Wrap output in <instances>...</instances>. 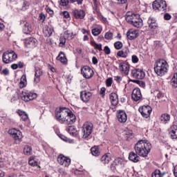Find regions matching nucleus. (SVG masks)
<instances>
[{
    "label": "nucleus",
    "instance_id": "1",
    "mask_svg": "<svg viewBox=\"0 0 177 177\" xmlns=\"http://www.w3.org/2000/svg\"><path fill=\"white\" fill-rule=\"evenodd\" d=\"M134 150L140 157H147L151 150V144L147 140H141L136 144Z\"/></svg>",
    "mask_w": 177,
    "mask_h": 177
},
{
    "label": "nucleus",
    "instance_id": "2",
    "mask_svg": "<svg viewBox=\"0 0 177 177\" xmlns=\"http://www.w3.org/2000/svg\"><path fill=\"white\" fill-rule=\"evenodd\" d=\"M154 71L159 77L165 75L168 71V63L165 59L157 60L154 64Z\"/></svg>",
    "mask_w": 177,
    "mask_h": 177
},
{
    "label": "nucleus",
    "instance_id": "3",
    "mask_svg": "<svg viewBox=\"0 0 177 177\" xmlns=\"http://www.w3.org/2000/svg\"><path fill=\"white\" fill-rule=\"evenodd\" d=\"M70 113V109L62 107L59 108V110L55 111V117L57 121H59L61 124H66L67 120H68V114Z\"/></svg>",
    "mask_w": 177,
    "mask_h": 177
},
{
    "label": "nucleus",
    "instance_id": "4",
    "mask_svg": "<svg viewBox=\"0 0 177 177\" xmlns=\"http://www.w3.org/2000/svg\"><path fill=\"white\" fill-rule=\"evenodd\" d=\"M17 59V54L13 50L6 51L3 53L2 55V62L5 64H9V63H12Z\"/></svg>",
    "mask_w": 177,
    "mask_h": 177
},
{
    "label": "nucleus",
    "instance_id": "5",
    "mask_svg": "<svg viewBox=\"0 0 177 177\" xmlns=\"http://www.w3.org/2000/svg\"><path fill=\"white\" fill-rule=\"evenodd\" d=\"M93 131V124L91 122H86L82 127L83 139H86L89 138V136L92 133Z\"/></svg>",
    "mask_w": 177,
    "mask_h": 177
},
{
    "label": "nucleus",
    "instance_id": "6",
    "mask_svg": "<svg viewBox=\"0 0 177 177\" xmlns=\"http://www.w3.org/2000/svg\"><path fill=\"white\" fill-rule=\"evenodd\" d=\"M152 8L156 12L164 13L167 10V2L164 0H156L152 4Z\"/></svg>",
    "mask_w": 177,
    "mask_h": 177
},
{
    "label": "nucleus",
    "instance_id": "7",
    "mask_svg": "<svg viewBox=\"0 0 177 177\" xmlns=\"http://www.w3.org/2000/svg\"><path fill=\"white\" fill-rule=\"evenodd\" d=\"M34 99H37V93L28 91L22 92L21 100L24 102H30V100H34Z\"/></svg>",
    "mask_w": 177,
    "mask_h": 177
},
{
    "label": "nucleus",
    "instance_id": "8",
    "mask_svg": "<svg viewBox=\"0 0 177 177\" xmlns=\"http://www.w3.org/2000/svg\"><path fill=\"white\" fill-rule=\"evenodd\" d=\"M81 73L82 75L84 78H86V80H89L93 77V75L95 73L93 72V70L91 68V67L88 66H84L81 68Z\"/></svg>",
    "mask_w": 177,
    "mask_h": 177
},
{
    "label": "nucleus",
    "instance_id": "9",
    "mask_svg": "<svg viewBox=\"0 0 177 177\" xmlns=\"http://www.w3.org/2000/svg\"><path fill=\"white\" fill-rule=\"evenodd\" d=\"M152 111L153 109L149 105H144L142 107H140L138 109V111L140 113L141 115L144 117V118H149Z\"/></svg>",
    "mask_w": 177,
    "mask_h": 177
},
{
    "label": "nucleus",
    "instance_id": "10",
    "mask_svg": "<svg viewBox=\"0 0 177 177\" xmlns=\"http://www.w3.org/2000/svg\"><path fill=\"white\" fill-rule=\"evenodd\" d=\"M131 77L136 80H143L146 77V73L143 71V69H133L131 71Z\"/></svg>",
    "mask_w": 177,
    "mask_h": 177
},
{
    "label": "nucleus",
    "instance_id": "11",
    "mask_svg": "<svg viewBox=\"0 0 177 177\" xmlns=\"http://www.w3.org/2000/svg\"><path fill=\"white\" fill-rule=\"evenodd\" d=\"M116 117L119 122H121V124H124V122H127L128 120V115H127V113H125V111L124 110L117 111Z\"/></svg>",
    "mask_w": 177,
    "mask_h": 177
},
{
    "label": "nucleus",
    "instance_id": "12",
    "mask_svg": "<svg viewBox=\"0 0 177 177\" xmlns=\"http://www.w3.org/2000/svg\"><path fill=\"white\" fill-rule=\"evenodd\" d=\"M57 162L60 165L69 167L70 164H71V159L67 156L59 155L57 158Z\"/></svg>",
    "mask_w": 177,
    "mask_h": 177
},
{
    "label": "nucleus",
    "instance_id": "13",
    "mask_svg": "<svg viewBox=\"0 0 177 177\" xmlns=\"http://www.w3.org/2000/svg\"><path fill=\"white\" fill-rule=\"evenodd\" d=\"M92 98V93L86 91H82L80 92V99L84 103H88Z\"/></svg>",
    "mask_w": 177,
    "mask_h": 177
},
{
    "label": "nucleus",
    "instance_id": "14",
    "mask_svg": "<svg viewBox=\"0 0 177 177\" xmlns=\"http://www.w3.org/2000/svg\"><path fill=\"white\" fill-rule=\"evenodd\" d=\"M37 39L34 37H29L24 40L25 46L26 48H34V46H37Z\"/></svg>",
    "mask_w": 177,
    "mask_h": 177
},
{
    "label": "nucleus",
    "instance_id": "15",
    "mask_svg": "<svg viewBox=\"0 0 177 177\" xmlns=\"http://www.w3.org/2000/svg\"><path fill=\"white\" fill-rule=\"evenodd\" d=\"M131 98L134 102H139L142 99V93L140 92V88H136L133 90L131 94Z\"/></svg>",
    "mask_w": 177,
    "mask_h": 177
},
{
    "label": "nucleus",
    "instance_id": "16",
    "mask_svg": "<svg viewBox=\"0 0 177 177\" xmlns=\"http://www.w3.org/2000/svg\"><path fill=\"white\" fill-rule=\"evenodd\" d=\"M149 28L151 31H155L158 28V24H157V21L156 19L153 17H149L147 21Z\"/></svg>",
    "mask_w": 177,
    "mask_h": 177
},
{
    "label": "nucleus",
    "instance_id": "17",
    "mask_svg": "<svg viewBox=\"0 0 177 177\" xmlns=\"http://www.w3.org/2000/svg\"><path fill=\"white\" fill-rule=\"evenodd\" d=\"M119 70L122 74L128 75L129 74V64L127 62H121L119 64Z\"/></svg>",
    "mask_w": 177,
    "mask_h": 177
},
{
    "label": "nucleus",
    "instance_id": "18",
    "mask_svg": "<svg viewBox=\"0 0 177 177\" xmlns=\"http://www.w3.org/2000/svg\"><path fill=\"white\" fill-rule=\"evenodd\" d=\"M21 26H24L23 32L24 34H30L32 31V28H31V25L27 22L26 20L21 21Z\"/></svg>",
    "mask_w": 177,
    "mask_h": 177
},
{
    "label": "nucleus",
    "instance_id": "19",
    "mask_svg": "<svg viewBox=\"0 0 177 177\" xmlns=\"http://www.w3.org/2000/svg\"><path fill=\"white\" fill-rule=\"evenodd\" d=\"M140 15L139 14L127 15L126 21H127V23H129V24L133 26Z\"/></svg>",
    "mask_w": 177,
    "mask_h": 177
},
{
    "label": "nucleus",
    "instance_id": "20",
    "mask_svg": "<svg viewBox=\"0 0 177 177\" xmlns=\"http://www.w3.org/2000/svg\"><path fill=\"white\" fill-rule=\"evenodd\" d=\"M73 15L75 19H82L85 17V11L83 10H77L75 9L72 12Z\"/></svg>",
    "mask_w": 177,
    "mask_h": 177
},
{
    "label": "nucleus",
    "instance_id": "21",
    "mask_svg": "<svg viewBox=\"0 0 177 177\" xmlns=\"http://www.w3.org/2000/svg\"><path fill=\"white\" fill-rule=\"evenodd\" d=\"M9 133L12 135V137L15 140H20V139H21L22 138L21 131L16 129H12L11 130H9Z\"/></svg>",
    "mask_w": 177,
    "mask_h": 177
},
{
    "label": "nucleus",
    "instance_id": "22",
    "mask_svg": "<svg viewBox=\"0 0 177 177\" xmlns=\"http://www.w3.org/2000/svg\"><path fill=\"white\" fill-rule=\"evenodd\" d=\"M77 120L75 115L73 113V111L70 110V112L68 115V119H66V124L67 125H71L72 124H74L75 122V120Z\"/></svg>",
    "mask_w": 177,
    "mask_h": 177
},
{
    "label": "nucleus",
    "instance_id": "23",
    "mask_svg": "<svg viewBox=\"0 0 177 177\" xmlns=\"http://www.w3.org/2000/svg\"><path fill=\"white\" fill-rule=\"evenodd\" d=\"M109 99L112 106H117L118 104V95L115 93H112L109 95Z\"/></svg>",
    "mask_w": 177,
    "mask_h": 177
},
{
    "label": "nucleus",
    "instance_id": "24",
    "mask_svg": "<svg viewBox=\"0 0 177 177\" xmlns=\"http://www.w3.org/2000/svg\"><path fill=\"white\" fill-rule=\"evenodd\" d=\"M129 160H130V161H132L133 162H138V161H140V157H139V155H138L136 152L135 153L133 151H131L129 153Z\"/></svg>",
    "mask_w": 177,
    "mask_h": 177
},
{
    "label": "nucleus",
    "instance_id": "25",
    "mask_svg": "<svg viewBox=\"0 0 177 177\" xmlns=\"http://www.w3.org/2000/svg\"><path fill=\"white\" fill-rule=\"evenodd\" d=\"M138 32L137 30H129L127 33V37L128 39L132 40L138 37Z\"/></svg>",
    "mask_w": 177,
    "mask_h": 177
},
{
    "label": "nucleus",
    "instance_id": "26",
    "mask_svg": "<svg viewBox=\"0 0 177 177\" xmlns=\"http://www.w3.org/2000/svg\"><path fill=\"white\" fill-rule=\"evenodd\" d=\"M169 135L171 139H177V126L174 124L170 128Z\"/></svg>",
    "mask_w": 177,
    "mask_h": 177
},
{
    "label": "nucleus",
    "instance_id": "27",
    "mask_svg": "<svg viewBox=\"0 0 177 177\" xmlns=\"http://www.w3.org/2000/svg\"><path fill=\"white\" fill-rule=\"evenodd\" d=\"M43 72H42V69L41 68H37L35 71V82L36 84H38V82H39V81H41V75H42Z\"/></svg>",
    "mask_w": 177,
    "mask_h": 177
},
{
    "label": "nucleus",
    "instance_id": "28",
    "mask_svg": "<svg viewBox=\"0 0 177 177\" xmlns=\"http://www.w3.org/2000/svg\"><path fill=\"white\" fill-rule=\"evenodd\" d=\"M111 161V154L110 153H106L101 158V162L102 164H109Z\"/></svg>",
    "mask_w": 177,
    "mask_h": 177
},
{
    "label": "nucleus",
    "instance_id": "29",
    "mask_svg": "<svg viewBox=\"0 0 177 177\" xmlns=\"http://www.w3.org/2000/svg\"><path fill=\"white\" fill-rule=\"evenodd\" d=\"M19 86L21 89H23V88H26V86H27V76H26V75H23L21 77Z\"/></svg>",
    "mask_w": 177,
    "mask_h": 177
},
{
    "label": "nucleus",
    "instance_id": "30",
    "mask_svg": "<svg viewBox=\"0 0 177 177\" xmlns=\"http://www.w3.org/2000/svg\"><path fill=\"white\" fill-rule=\"evenodd\" d=\"M53 32V28H49L48 26H45L43 28V34L44 37H50Z\"/></svg>",
    "mask_w": 177,
    "mask_h": 177
},
{
    "label": "nucleus",
    "instance_id": "31",
    "mask_svg": "<svg viewBox=\"0 0 177 177\" xmlns=\"http://www.w3.org/2000/svg\"><path fill=\"white\" fill-rule=\"evenodd\" d=\"M169 120H171V115L168 113L162 114L160 116V121L162 124H168V122H169Z\"/></svg>",
    "mask_w": 177,
    "mask_h": 177
},
{
    "label": "nucleus",
    "instance_id": "32",
    "mask_svg": "<svg viewBox=\"0 0 177 177\" xmlns=\"http://www.w3.org/2000/svg\"><path fill=\"white\" fill-rule=\"evenodd\" d=\"M57 60H59L61 63H63V64H66V63H67V58H66L64 53L62 51L59 52V55L57 57Z\"/></svg>",
    "mask_w": 177,
    "mask_h": 177
},
{
    "label": "nucleus",
    "instance_id": "33",
    "mask_svg": "<svg viewBox=\"0 0 177 177\" xmlns=\"http://www.w3.org/2000/svg\"><path fill=\"white\" fill-rule=\"evenodd\" d=\"M17 114L21 118L22 121H27L28 120V115L27 113H26V112H24L21 110H18Z\"/></svg>",
    "mask_w": 177,
    "mask_h": 177
},
{
    "label": "nucleus",
    "instance_id": "34",
    "mask_svg": "<svg viewBox=\"0 0 177 177\" xmlns=\"http://www.w3.org/2000/svg\"><path fill=\"white\" fill-rule=\"evenodd\" d=\"M91 154L92 156H94L95 157H97L98 156H100V151L99 150V147L94 146L91 149Z\"/></svg>",
    "mask_w": 177,
    "mask_h": 177
},
{
    "label": "nucleus",
    "instance_id": "35",
    "mask_svg": "<svg viewBox=\"0 0 177 177\" xmlns=\"http://www.w3.org/2000/svg\"><path fill=\"white\" fill-rule=\"evenodd\" d=\"M134 27H136L137 28H140V27H143V19L140 18V15L137 18V20L136 22H134V24L133 25Z\"/></svg>",
    "mask_w": 177,
    "mask_h": 177
},
{
    "label": "nucleus",
    "instance_id": "36",
    "mask_svg": "<svg viewBox=\"0 0 177 177\" xmlns=\"http://www.w3.org/2000/svg\"><path fill=\"white\" fill-rule=\"evenodd\" d=\"M66 131L70 133V135H72V136H77V129H75V127L69 126L66 128Z\"/></svg>",
    "mask_w": 177,
    "mask_h": 177
},
{
    "label": "nucleus",
    "instance_id": "37",
    "mask_svg": "<svg viewBox=\"0 0 177 177\" xmlns=\"http://www.w3.org/2000/svg\"><path fill=\"white\" fill-rule=\"evenodd\" d=\"M24 153L26 156H31L32 154V148L28 145H26L24 149Z\"/></svg>",
    "mask_w": 177,
    "mask_h": 177
},
{
    "label": "nucleus",
    "instance_id": "38",
    "mask_svg": "<svg viewBox=\"0 0 177 177\" xmlns=\"http://www.w3.org/2000/svg\"><path fill=\"white\" fill-rule=\"evenodd\" d=\"M170 84L172 88H177V73H174L173 77L171 78Z\"/></svg>",
    "mask_w": 177,
    "mask_h": 177
},
{
    "label": "nucleus",
    "instance_id": "39",
    "mask_svg": "<svg viewBox=\"0 0 177 177\" xmlns=\"http://www.w3.org/2000/svg\"><path fill=\"white\" fill-rule=\"evenodd\" d=\"M165 172L161 173V171L156 169L152 173V177H164Z\"/></svg>",
    "mask_w": 177,
    "mask_h": 177
},
{
    "label": "nucleus",
    "instance_id": "40",
    "mask_svg": "<svg viewBox=\"0 0 177 177\" xmlns=\"http://www.w3.org/2000/svg\"><path fill=\"white\" fill-rule=\"evenodd\" d=\"M91 45L95 48V49H97V50H103V48H102V44H97L96 42L92 41Z\"/></svg>",
    "mask_w": 177,
    "mask_h": 177
},
{
    "label": "nucleus",
    "instance_id": "41",
    "mask_svg": "<svg viewBox=\"0 0 177 177\" xmlns=\"http://www.w3.org/2000/svg\"><path fill=\"white\" fill-rule=\"evenodd\" d=\"M30 7V3H28V1H24L22 6H21V10H27V9H28V8Z\"/></svg>",
    "mask_w": 177,
    "mask_h": 177
},
{
    "label": "nucleus",
    "instance_id": "42",
    "mask_svg": "<svg viewBox=\"0 0 177 177\" xmlns=\"http://www.w3.org/2000/svg\"><path fill=\"white\" fill-rule=\"evenodd\" d=\"M91 32H92L93 35H94L95 37H97V35H99L100 34V32H102V31L100 30L99 28H95L91 30Z\"/></svg>",
    "mask_w": 177,
    "mask_h": 177
},
{
    "label": "nucleus",
    "instance_id": "43",
    "mask_svg": "<svg viewBox=\"0 0 177 177\" xmlns=\"http://www.w3.org/2000/svg\"><path fill=\"white\" fill-rule=\"evenodd\" d=\"M105 39L111 40L113 39V33L111 32H107L104 35Z\"/></svg>",
    "mask_w": 177,
    "mask_h": 177
},
{
    "label": "nucleus",
    "instance_id": "44",
    "mask_svg": "<svg viewBox=\"0 0 177 177\" xmlns=\"http://www.w3.org/2000/svg\"><path fill=\"white\" fill-rule=\"evenodd\" d=\"M115 48L117 49V50H120L122 48V42L121 41H116L114 44Z\"/></svg>",
    "mask_w": 177,
    "mask_h": 177
},
{
    "label": "nucleus",
    "instance_id": "45",
    "mask_svg": "<svg viewBox=\"0 0 177 177\" xmlns=\"http://www.w3.org/2000/svg\"><path fill=\"white\" fill-rule=\"evenodd\" d=\"M125 135H126L127 139H129L130 138H132L133 133L132 130H127L125 131Z\"/></svg>",
    "mask_w": 177,
    "mask_h": 177
},
{
    "label": "nucleus",
    "instance_id": "46",
    "mask_svg": "<svg viewBox=\"0 0 177 177\" xmlns=\"http://www.w3.org/2000/svg\"><path fill=\"white\" fill-rule=\"evenodd\" d=\"M64 34H65V35H67L68 39H73V38H74L73 32H70L69 30L65 31Z\"/></svg>",
    "mask_w": 177,
    "mask_h": 177
},
{
    "label": "nucleus",
    "instance_id": "47",
    "mask_svg": "<svg viewBox=\"0 0 177 177\" xmlns=\"http://www.w3.org/2000/svg\"><path fill=\"white\" fill-rule=\"evenodd\" d=\"M28 164L29 165H31V167H37V165H38V163L31 158L28 160Z\"/></svg>",
    "mask_w": 177,
    "mask_h": 177
},
{
    "label": "nucleus",
    "instance_id": "48",
    "mask_svg": "<svg viewBox=\"0 0 177 177\" xmlns=\"http://www.w3.org/2000/svg\"><path fill=\"white\" fill-rule=\"evenodd\" d=\"M70 3V1L68 0H60L59 5L61 6H67Z\"/></svg>",
    "mask_w": 177,
    "mask_h": 177
},
{
    "label": "nucleus",
    "instance_id": "49",
    "mask_svg": "<svg viewBox=\"0 0 177 177\" xmlns=\"http://www.w3.org/2000/svg\"><path fill=\"white\" fill-rule=\"evenodd\" d=\"M113 84V78L112 77H109L106 80V85L108 87L111 86V85Z\"/></svg>",
    "mask_w": 177,
    "mask_h": 177
},
{
    "label": "nucleus",
    "instance_id": "50",
    "mask_svg": "<svg viewBox=\"0 0 177 177\" xmlns=\"http://www.w3.org/2000/svg\"><path fill=\"white\" fill-rule=\"evenodd\" d=\"M59 45L64 46L66 45V38L64 37H61L59 38Z\"/></svg>",
    "mask_w": 177,
    "mask_h": 177
},
{
    "label": "nucleus",
    "instance_id": "51",
    "mask_svg": "<svg viewBox=\"0 0 177 177\" xmlns=\"http://www.w3.org/2000/svg\"><path fill=\"white\" fill-rule=\"evenodd\" d=\"M117 55L119 56V57H127V55H125V53H124L123 50L118 51Z\"/></svg>",
    "mask_w": 177,
    "mask_h": 177
},
{
    "label": "nucleus",
    "instance_id": "52",
    "mask_svg": "<svg viewBox=\"0 0 177 177\" xmlns=\"http://www.w3.org/2000/svg\"><path fill=\"white\" fill-rule=\"evenodd\" d=\"M104 52L106 55H110V53H111V50H110V48H109L108 46L104 47Z\"/></svg>",
    "mask_w": 177,
    "mask_h": 177
},
{
    "label": "nucleus",
    "instance_id": "53",
    "mask_svg": "<svg viewBox=\"0 0 177 177\" xmlns=\"http://www.w3.org/2000/svg\"><path fill=\"white\" fill-rule=\"evenodd\" d=\"M114 81H116L118 84H120L122 81V77L120 76H114Z\"/></svg>",
    "mask_w": 177,
    "mask_h": 177
},
{
    "label": "nucleus",
    "instance_id": "54",
    "mask_svg": "<svg viewBox=\"0 0 177 177\" xmlns=\"http://www.w3.org/2000/svg\"><path fill=\"white\" fill-rule=\"evenodd\" d=\"M133 82H139V85L140 86H142V88H145V86H146V83L143 81L134 80Z\"/></svg>",
    "mask_w": 177,
    "mask_h": 177
},
{
    "label": "nucleus",
    "instance_id": "55",
    "mask_svg": "<svg viewBox=\"0 0 177 177\" xmlns=\"http://www.w3.org/2000/svg\"><path fill=\"white\" fill-rule=\"evenodd\" d=\"M131 60L133 63H138V62H139V58H138V56L136 55H133L131 57Z\"/></svg>",
    "mask_w": 177,
    "mask_h": 177
},
{
    "label": "nucleus",
    "instance_id": "56",
    "mask_svg": "<svg viewBox=\"0 0 177 177\" xmlns=\"http://www.w3.org/2000/svg\"><path fill=\"white\" fill-rule=\"evenodd\" d=\"M165 20H171L172 19V17L169 13H165L164 15Z\"/></svg>",
    "mask_w": 177,
    "mask_h": 177
},
{
    "label": "nucleus",
    "instance_id": "57",
    "mask_svg": "<svg viewBox=\"0 0 177 177\" xmlns=\"http://www.w3.org/2000/svg\"><path fill=\"white\" fill-rule=\"evenodd\" d=\"M100 95H102V96H104V95L106 93V88L102 87L100 88Z\"/></svg>",
    "mask_w": 177,
    "mask_h": 177
},
{
    "label": "nucleus",
    "instance_id": "58",
    "mask_svg": "<svg viewBox=\"0 0 177 177\" xmlns=\"http://www.w3.org/2000/svg\"><path fill=\"white\" fill-rule=\"evenodd\" d=\"M1 74L3 75H9V69L5 68L1 71Z\"/></svg>",
    "mask_w": 177,
    "mask_h": 177
},
{
    "label": "nucleus",
    "instance_id": "59",
    "mask_svg": "<svg viewBox=\"0 0 177 177\" xmlns=\"http://www.w3.org/2000/svg\"><path fill=\"white\" fill-rule=\"evenodd\" d=\"M156 97L158 99H161L162 97H164V94H162V93H161L160 91H157Z\"/></svg>",
    "mask_w": 177,
    "mask_h": 177
},
{
    "label": "nucleus",
    "instance_id": "60",
    "mask_svg": "<svg viewBox=\"0 0 177 177\" xmlns=\"http://www.w3.org/2000/svg\"><path fill=\"white\" fill-rule=\"evenodd\" d=\"M39 18L40 21H45V15H44L43 13H41L39 15Z\"/></svg>",
    "mask_w": 177,
    "mask_h": 177
},
{
    "label": "nucleus",
    "instance_id": "61",
    "mask_svg": "<svg viewBox=\"0 0 177 177\" xmlns=\"http://www.w3.org/2000/svg\"><path fill=\"white\" fill-rule=\"evenodd\" d=\"M63 16L65 17V19H68V17H70V13H68L67 11H64Z\"/></svg>",
    "mask_w": 177,
    "mask_h": 177
},
{
    "label": "nucleus",
    "instance_id": "62",
    "mask_svg": "<svg viewBox=\"0 0 177 177\" xmlns=\"http://www.w3.org/2000/svg\"><path fill=\"white\" fill-rule=\"evenodd\" d=\"M11 68H12V70H17V68H19V66L17 64H13L11 65Z\"/></svg>",
    "mask_w": 177,
    "mask_h": 177
},
{
    "label": "nucleus",
    "instance_id": "63",
    "mask_svg": "<svg viewBox=\"0 0 177 177\" xmlns=\"http://www.w3.org/2000/svg\"><path fill=\"white\" fill-rule=\"evenodd\" d=\"M92 62L94 64H97V58L96 57H93L92 58Z\"/></svg>",
    "mask_w": 177,
    "mask_h": 177
},
{
    "label": "nucleus",
    "instance_id": "64",
    "mask_svg": "<svg viewBox=\"0 0 177 177\" xmlns=\"http://www.w3.org/2000/svg\"><path fill=\"white\" fill-rule=\"evenodd\" d=\"M174 176L177 177V165L174 167Z\"/></svg>",
    "mask_w": 177,
    "mask_h": 177
}]
</instances>
